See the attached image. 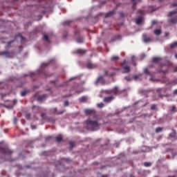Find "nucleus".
I'll return each instance as SVG.
<instances>
[{
	"label": "nucleus",
	"instance_id": "nucleus-51",
	"mask_svg": "<svg viewBox=\"0 0 177 177\" xmlns=\"http://www.w3.org/2000/svg\"><path fill=\"white\" fill-rule=\"evenodd\" d=\"M13 103H14L15 104H16V103H17V101L16 100H13Z\"/></svg>",
	"mask_w": 177,
	"mask_h": 177
},
{
	"label": "nucleus",
	"instance_id": "nucleus-37",
	"mask_svg": "<svg viewBox=\"0 0 177 177\" xmlns=\"http://www.w3.org/2000/svg\"><path fill=\"white\" fill-rule=\"evenodd\" d=\"M20 94H21V96L24 97L26 96V95H27V91H21Z\"/></svg>",
	"mask_w": 177,
	"mask_h": 177
},
{
	"label": "nucleus",
	"instance_id": "nucleus-56",
	"mask_svg": "<svg viewBox=\"0 0 177 177\" xmlns=\"http://www.w3.org/2000/svg\"><path fill=\"white\" fill-rule=\"evenodd\" d=\"M153 67V65H150L149 68H151Z\"/></svg>",
	"mask_w": 177,
	"mask_h": 177
},
{
	"label": "nucleus",
	"instance_id": "nucleus-24",
	"mask_svg": "<svg viewBox=\"0 0 177 177\" xmlns=\"http://www.w3.org/2000/svg\"><path fill=\"white\" fill-rule=\"evenodd\" d=\"M43 39L44 41H46V42H48L49 44V42H50V40H49V37H48V35H44L43 37Z\"/></svg>",
	"mask_w": 177,
	"mask_h": 177
},
{
	"label": "nucleus",
	"instance_id": "nucleus-60",
	"mask_svg": "<svg viewBox=\"0 0 177 177\" xmlns=\"http://www.w3.org/2000/svg\"><path fill=\"white\" fill-rule=\"evenodd\" d=\"M51 82H53V84H55V81H52Z\"/></svg>",
	"mask_w": 177,
	"mask_h": 177
},
{
	"label": "nucleus",
	"instance_id": "nucleus-46",
	"mask_svg": "<svg viewBox=\"0 0 177 177\" xmlns=\"http://www.w3.org/2000/svg\"><path fill=\"white\" fill-rule=\"evenodd\" d=\"M70 23H71V21H66L64 22V24H66L67 26H70Z\"/></svg>",
	"mask_w": 177,
	"mask_h": 177
},
{
	"label": "nucleus",
	"instance_id": "nucleus-45",
	"mask_svg": "<svg viewBox=\"0 0 177 177\" xmlns=\"http://www.w3.org/2000/svg\"><path fill=\"white\" fill-rule=\"evenodd\" d=\"M151 110H156V105L155 104L151 105Z\"/></svg>",
	"mask_w": 177,
	"mask_h": 177
},
{
	"label": "nucleus",
	"instance_id": "nucleus-26",
	"mask_svg": "<svg viewBox=\"0 0 177 177\" xmlns=\"http://www.w3.org/2000/svg\"><path fill=\"white\" fill-rule=\"evenodd\" d=\"M169 136L170 138H175L176 136V131L175 130H173L172 133H171Z\"/></svg>",
	"mask_w": 177,
	"mask_h": 177
},
{
	"label": "nucleus",
	"instance_id": "nucleus-52",
	"mask_svg": "<svg viewBox=\"0 0 177 177\" xmlns=\"http://www.w3.org/2000/svg\"><path fill=\"white\" fill-rule=\"evenodd\" d=\"M46 139H47V140H48V139H52V136H48V137L46 138Z\"/></svg>",
	"mask_w": 177,
	"mask_h": 177
},
{
	"label": "nucleus",
	"instance_id": "nucleus-61",
	"mask_svg": "<svg viewBox=\"0 0 177 177\" xmlns=\"http://www.w3.org/2000/svg\"><path fill=\"white\" fill-rule=\"evenodd\" d=\"M162 1H164V0H160V2H162Z\"/></svg>",
	"mask_w": 177,
	"mask_h": 177
},
{
	"label": "nucleus",
	"instance_id": "nucleus-33",
	"mask_svg": "<svg viewBox=\"0 0 177 177\" xmlns=\"http://www.w3.org/2000/svg\"><path fill=\"white\" fill-rule=\"evenodd\" d=\"M77 44H82L84 42V39L82 38H78L77 39Z\"/></svg>",
	"mask_w": 177,
	"mask_h": 177
},
{
	"label": "nucleus",
	"instance_id": "nucleus-42",
	"mask_svg": "<svg viewBox=\"0 0 177 177\" xmlns=\"http://www.w3.org/2000/svg\"><path fill=\"white\" fill-rule=\"evenodd\" d=\"M15 41H16V39H13V40H11V41H8V46H10V45L11 44H13V42H15Z\"/></svg>",
	"mask_w": 177,
	"mask_h": 177
},
{
	"label": "nucleus",
	"instance_id": "nucleus-47",
	"mask_svg": "<svg viewBox=\"0 0 177 177\" xmlns=\"http://www.w3.org/2000/svg\"><path fill=\"white\" fill-rule=\"evenodd\" d=\"M169 35V32H165V37H168Z\"/></svg>",
	"mask_w": 177,
	"mask_h": 177
},
{
	"label": "nucleus",
	"instance_id": "nucleus-8",
	"mask_svg": "<svg viewBox=\"0 0 177 177\" xmlns=\"http://www.w3.org/2000/svg\"><path fill=\"white\" fill-rule=\"evenodd\" d=\"M84 113L86 115H93V114H96V111L95 109H85Z\"/></svg>",
	"mask_w": 177,
	"mask_h": 177
},
{
	"label": "nucleus",
	"instance_id": "nucleus-1",
	"mask_svg": "<svg viewBox=\"0 0 177 177\" xmlns=\"http://www.w3.org/2000/svg\"><path fill=\"white\" fill-rule=\"evenodd\" d=\"M85 124L86 125V128L89 129V131H98L100 129V124L97 120H91V119H88L85 121Z\"/></svg>",
	"mask_w": 177,
	"mask_h": 177
},
{
	"label": "nucleus",
	"instance_id": "nucleus-32",
	"mask_svg": "<svg viewBox=\"0 0 177 177\" xmlns=\"http://www.w3.org/2000/svg\"><path fill=\"white\" fill-rule=\"evenodd\" d=\"M162 128H161V127H157L156 129V133H158V132H162Z\"/></svg>",
	"mask_w": 177,
	"mask_h": 177
},
{
	"label": "nucleus",
	"instance_id": "nucleus-62",
	"mask_svg": "<svg viewBox=\"0 0 177 177\" xmlns=\"http://www.w3.org/2000/svg\"><path fill=\"white\" fill-rule=\"evenodd\" d=\"M168 177H175V176H168Z\"/></svg>",
	"mask_w": 177,
	"mask_h": 177
},
{
	"label": "nucleus",
	"instance_id": "nucleus-20",
	"mask_svg": "<svg viewBox=\"0 0 177 177\" xmlns=\"http://www.w3.org/2000/svg\"><path fill=\"white\" fill-rule=\"evenodd\" d=\"M111 62H114L115 63H117V62H118V60H120V57L118 56H113L111 58Z\"/></svg>",
	"mask_w": 177,
	"mask_h": 177
},
{
	"label": "nucleus",
	"instance_id": "nucleus-16",
	"mask_svg": "<svg viewBox=\"0 0 177 177\" xmlns=\"http://www.w3.org/2000/svg\"><path fill=\"white\" fill-rule=\"evenodd\" d=\"M63 140V136L62 134H59L58 136L55 137V142L57 143H60Z\"/></svg>",
	"mask_w": 177,
	"mask_h": 177
},
{
	"label": "nucleus",
	"instance_id": "nucleus-55",
	"mask_svg": "<svg viewBox=\"0 0 177 177\" xmlns=\"http://www.w3.org/2000/svg\"><path fill=\"white\" fill-rule=\"evenodd\" d=\"M26 118H30V115H26Z\"/></svg>",
	"mask_w": 177,
	"mask_h": 177
},
{
	"label": "nucleus",
	"instance_id": "nucleus-17",
	"mask_svg": "<svg viewBox=\"0 0 177 177\" xmlns=\"http://www.w3.org/2000/svg\"><path fill=\"white\" fill-rule=\"evenodd\" d=\"M144 73L146 74V75H150L151 77L153 75V73H151V72H150L147 68H144Z\"/></svg>",
	"mask_w": 177,
	"mask_h": 177
},
{
	"label": "nucleus",
	"instance_id": "nucleus-3",
	"mask_svg": "<svg viewBox=\"0 0 177 177\" xmlns=\"http://www.w3.org/2000/svg\"><path fill=\"white\" fill-rule=\"evenodd\" d=\"M122 91L118 89V87L115 86L111 90H107L105 91L106 95H121Z\"/></svg>",
	"mask_w": 177,
	"mask_h": 177
},
{
	"label": "nucleus",
	"instance_id": "nucleus-57",
	"mask_svg": "<svg viewBox=\"0 0 177 177\" xmlns=\"http://www.w3.org/2000/svg\"><path fill=\"white\" fill-rule=\"evenodd\" d=\"M8 161H12L10 158L7 159Z\"/></svg>",
	"mask_w": 177,
	"mask_h": 177
},
{
	"label": "nucleus",
	"instance_id": "nucleus-50",
	"mask_svg": "<svg viewBox=\"0 0 177 177\" xmlns=\"http://www.w3.org/2000/svg\"><path fill=\"white\" fill-rule=\"evenodd\" d=\"M120 15L121 17H124V13L120 12Z\"/></svg>",
	"mask_w": 177,
	"mask_h": 177
},
{
	"label": "nucleus",
	"instance_id": "nucleus-36",
	"mask_svg": "<svg viewBox=\"0 0 177 177\" xmlns=\"http://www.w3.org/2000/svg\"><path fill=\"white\" fill-rule=\"evenodd\" d=\"M173 73H177V66H172Z\"/></svg>",
	"mask_w": 177,
	"mask_h": 177
},
{
	"label": "nucleus",
	"instance_id": "nucleus-18",
	"mask_svg": "<svg viewBox=\"0 0 177 177\" xmlns=\"http://www.w3.org/2000/svg\"><path fill=\"white\" fill-rule=\"evenodd\" d=\"M32 110L33 113H38L39 111V106H37L35 105H33L32 106Z\"/></svg>",
	"mask_w": 177,
	"mask_h": 177
},
{
	"label": "nucleus",
	"instance_id": "nucleus-30",
	"mask_svg": "<svg viewBox=\"0 0 177 177\" xmlns=\"http://www.w3.org/2000/svg\"><path fill=\"white\" fill-rule=\"evenodd\" d=\"M69 146H70V149H74V146H75V143H74V142L71 141L69 142Z\"/></svg>",
	"mask_w": 177,
	"mask_h": 177
},
{
	"label": "nucleus",
	"instance_id": "nucleus-34",
	"mask_svg": "<svg viewBox=\"0 0 177 177\" xmlns=\"http://www.w3.org/2000/svg\"><path fill=\"white\" fill-rule=\"evenodd\" d=\"M104 106V104H103V102L97 104V107H99L100 109H102Z\"/></svg>",
	"mask_w": 177,
	"mask_h": 177
},
{
	"label": "nucleus",
	"instance_id": "nucleus-43",
	"mask_svg": "<svg viewBox=\"0 0 177 177\" xmlns=\"http://www.w3.org/2000/svg\"><path fill=\"white\" fill-rule=\"evenodd\" d=\"M124 80H126V81H132V79L129 77H125Z\"/></svg>",
	"mask_w": 177,
	"mask_h": 177
},
{
	"label": "nucleus",
	"instance_id": "nucleus-4",
	"mask_svg": "<svg viewBox=\"0 0 177 177\" xmlns=\"http://www.w3.org/2000/svg\"><path fill=\"white\" fill-rule=\"evenodd\" d=\"M120 71V68H111L109 71L104 70V73L105 75H108L109 77H113V75H115L117 73Z\"/></svg>",
	"mask_w": 177,
	"mask_h": 177
},
{
	"label": "nucleus",
	"instance_id": "nucleus-7",
	"mask_svg": "<svg viewBox=\"0 0 177 177\" xmlns=\"http://www.w3.org/2000/svg\"><path fill=\"white\" fill-rule=\"evenodd\" d=\"M161 60H162V59L161 57H155L152 59V63H156V66H158H158L160 64H160V63H161Z\"/></svg>",
	"mask_w": 177,
	"mask_h": 177
},
{
	"label": "nucleus",
	"instance_id": "nucleus-23",
	"mask_svg": "<svg viewBox=\"0 0 177 177\" xmlns=\"http://www.w3.org/2000/svg\"><path fill=\"white\" fill-rule=\"evenodd\" d=\"M142 21H143V18H142V17H138L136 20V24H141Z\"/></svg>",
	"mask_w": 177,
	"mask_h": 177
},
{
	"label": "nucleus",
	"instance_id": "nucleus-12",
	"mask_svg": "<svg viewBox=\"0 0 177 177\" xmlns=\"http://www.w3.org/2000/svg\"><path fill=\"white\" fill-rule=\"evenodd\" d=\"M86 53V51L85 50H82L81 48H79L75 51H73L74 54H77V55H85V53Z\"/></svg>",
	"mask_w": 177,
	"mask_h": 177
},
{
	"label": "nucleus",
	"instance_id": "nucleus-2",
	"mask_svg": "<svg viewBox=\"0 0 177 177\" xmlns=\"http://www.w3.org/2000/svg\"><path fill=\"white\" fill-rule=\"evenodd\" d=\"M169 62L160 64L156 70L158 71V73H162V74H165L166 73H168V70L169 69Z\"/></svg>",
	"mask_w": 177,
	"mask_h": 177
},
{
	"label": "nucleus",
	"instance_id": "nucleus-39",
	"mask_svg": "<svg viewBox=\"0 0 177 177\" xmlns=\"http://www.w3.org/2000/svg\"><path fill=\"white\" fill-rule=\"evenodd\" d=\"M138 13H139V15H141V16H143V15H145V11H143L142 10H139Z\"/></svg>",
	"mask_w": 177,
	"mask_h": 177
},
{
	"label": "nucleus",
	"instance_id": "nucleus-35",
	"mask_svg": "<svg viewBox=\"0 0 177 177\" xmlns=\"http://www.w3.org/2000/svg\"><path fill=\"white\" fill-rule=\"evenodd\" d=\"M41 117L42 120H45V118H46V113H42L41 114Z\"/></svg>",
	"mask_w": 177,
	"mask_h": 177
},
{
	"label": "nucleus",
	"instance_id": "nucleus-14",
	"mask_svg": "<svg viewBox=\"0 0 177 177\" xmlns=\"http://www.w3.org/2000/svg\"><path fill=\"white\" fill-rule=\"evenodd\" d=\"M0 56H5V57H12V55L9 51H2L0 53Z\"/></svg>",
	"mask_w": 177,
	"mask_h": 177
},
{
	"label": "nucleus",
	"instance_id": "nucleus-44",
	"mask_svg": "<svg viewBox=\"0 0 177 177\" xmlns=\"http://www.w3.org/2000/svg\"><path fill=\"white\" fill-rule=\"evenodd\" d=\"M133 79L136 80H136L139 79V75H134Z\"/></svg>",
	"mask_w": 177,
	"mask_h": 177
},
{
	"label": "nucleus",
	"instance_id": "nucleus-13",
	"mask_svg": "<svg viewBox=\"0 0 177 177\" xmlns=\"http://www.w3.org/2000/svg\"><path fill=\"white\" fill-rule=\"evenodd\" d=\"M170 24H176L177 23V16L172 17L168 20Z\"/></svg>",
	"mask_w": 177,
	"mask_h": 177
},
{
	"label": "nucleus",
	"instance_id": "nucleus-22",
	"mask_svg": "<svg viewBox=\"0 0 177 177\" xmlns=\"http://www.w3.org/2000/svg\"><path fill=\"white\" fill-rule=\"evenodd\" d=\"M177 47V41H174L169 44L170 49H174V48Z\"/></svg>",
	"mask_w": 177,
	"mask_h": 177
},
{
	"label": "nucleus",
	"instance_id": "nucleus-54",
	"mask_svg": "<svg viewBox=\"0 0 177 177\" xmlns=\"http://www.w3.org/2000/svg\"><path fill=\"white\" fill-rule=\"evenodd\" d=\"M174 57L177 59V53L175 54Z\"/></svg>",
	"mask_w": 177,
	"mask_h": 177
},
{
	"label": "nucleus",
	"instance_id": "nucleus-15",
	"mask_svg": "<svg viewBox=\"0 0 177 177\" xmlns=\"http://www.w3.org/2000/svg\"><path fill=\"white\" fill-rule=\"evenodd\" d=\"M64 110L62 111H57V108H55L52 110V113H53L54 114L59 115V114H63V113H64Z\"/></svg>",
	"mask_w": 177,
	"mask_h": 177
},
{
	"label": "nucleus",
	"instance_id": "nucleus-38",
	"mask_svg": "<svg viewBox=\"0 0 177 177\" xmlns=\"http://www.w3.org/2000/svg\"><path fill=\"white\" fill-rule=\"evenodd\" d=\"M144 165H145V167H150L151 165V163L149 162H145L144 163Z\"/></svg>",
	"mask_w": 177,
	"mask_h": 177
},
{
	"label": "nucleus",
	"instance_id": "nucleus-49",
	"mask_svg": "<svg viewBox=\"0 0 177 177\" xmlns=\"http://www.w3.org/2000/svg\"><path fill=\"white\" fill-rule=\"evenodd\" d=\"M156 21H152V24H153V26H154V24H156Z\"/></svg>",
	"mask_w": 177,
	"mask_h": 177
},
{
	"label": "nucleus",
	"instance_id": "nucleus-58",
	"mask_svg": "<svg viewBox=\"0 0 177 177\" xmlns=\"http://www.w3.org/2000/svg\"><path fill=\"white\" fill-rule=\"evenodd\" d=\"M116 37H117L118 38H120V35H118V36H116Z\"/></svg>",
	"mask_w": 177,
	"mask_h": 177
},
{
	"label": "nucleus",
	"instance_id": "nucleus-59",
	"mask_svg": "<svg viewBox=\"0 0 177 177\" xmlns=\"http://www.w3.org/2000/svg\"><path fill=\"white\" fill-rule=\"evenodd\" d=\"M72 80H75V77H73Z\"/></svg>",
	"mask_w": 177,
	"mask_h": 177
},
{
	"label": "nucleus",
	"instance_id": "nucleus-40",
	"mask_svg": "<svg viewBox=\"0 0 177 177\" xmlns=\"http://www.w3.org/2000/svg\"><path fill=\"white\" fill-rule=\"evenodd\" d=\"M68 104H69L68 101H64V106L65 107H67V106H68Z\"/></svg>",
	"mask_w": 177,
	"mask_h": 177
},
{
	"label": "nucleus",
	"instance_id": "nucleus-5",
	"mask_svg": "<svg viewBox=\"0 0 177 177\" xmlns=\"http://www.w3.org/2000/svg\"><path fill=\"white\" fill-rule=\"evenodd\" d=\"M34 75H38L39 77H41V78H48V77H50V75H48L46 73L41 71H37L36 73H32L30 74V77H34Z\"/></svg>",
	"mask_w": 177,
	"mask_h": 177
},
{
	"label": "nucleus",
	"instance_id": "nucleus-28",
	"mask_svg": "<svg viewBox=\"0 0 177 177\" xmlns=\"http://www.w3.org/2000/svg\"><path fill=\"white\" fill-rule=\"evenodd\" d=\"M155 35H161V30L160 29H156L154 30Z\"/></svg>",
	"mask_w": 177,
	"mask_h": 177
},
{
	"label": "nucleus",
	"instance_id": "nucleus-31",
	"mask_svg": "<svg viewBox=\"0 0 177 177\" xmlns=\"http://www.w3.org/2000/svg\"><path fill=\"white\" fill-rule=\"evenodd\" d=\"M177 110H176V106L175 105H173L171 106V112L172 113H176Z\"/></svg>",
	"mask_w": 177,
	"mask_h": 177
},
{
	"label": "nucleus",
	"instance_id": "nucleus-10",
	"mask_svg": "<svg viewBox=\"0 0 177 177\" xmlns=\"http://www.w3.org/2000/svg\"><path fill=\"white\" fill-rule=\"evenodd\" d=\"M116 11L115 10H113L112 11H109V12H106L105 14L104 18L107 19V17H111L112 16H114V15H115Z\"/></svg>",
	"mask_w": 177,
	"mask_h": 177
},
{
	"label": "nucleus",
	"instance_id": "nucleus-9",
	"mask_svg": "<svg viewBox=\"0 0 177 177\" xmlns=\"http://www.w3.org/2000/svg\"><path fill=\"white\" fill-rule=\"evenodd\" d=\"M142 39L145 44H147L149 42H151V38L149 36H147V34L142 35Z\"/></svg>",
	"mask_w": 177,
	"mask_h": 177
},
{
	"label": "nucleus",
	"instance_id": "nucleus-11",
	"mask_svg": "<svg viewBox=\"0 0 177 177\" xmlns=\"http://www.w3.org/2000/svg\"><path fill=\"white\" fill-rule=\"evenodd\" d=\"M113 100H114V96L111 95L109 97H105L104 98V102L105 103H111V102H113Z\"/></svg>",
	"mask_w": 177,
	"mask_h": 177
},
{
	"label": "nucleus",
	"instance_id": "nucleus-27",
	"mask_svg": "<svg viewBox=\"0 0 177 177\" xmlns=\"http://www.w3.org/2000/svg\"><path fill=\"white\" fill-rule=\"evenodd\" d=\"M133 3V9H136V4L138 3V0H131Z\"/></svg>",
	"mask_w": 177,
	"mask_h": 177
},
{
	"label": "nucleus",
	"instance_id": "nucleus-21",
	"mask_svg": "<svg viewBox=\"0 0 177 177\" xmlns=\"http://www.w3.org/2000/svg\"><path fill=\"white\" fill-rule=\"evenodd\" d=\"M99 82H104V79L103 78V76H100L97 79L95 84H99Z\"/></svg>",
	"mask_w": 177,
	"mask_h": 177
},
{
	"label": "nucleus",
	"instance_id": "nucleus-25",
	"mask_svg": "<svg viewBox=\"0 0 177 177\" xmlns=\"http://www.w3.org/2000/svg\"><path fill=\"white\" fill-rule=\"evenodd\" d=\"M86 67H87V68H95V65H93V64H92L91 62H88L86 64Z\"/></svg>",
	"mask_w": 177,
	"mask_h": 177
},
{
	"label": "nucleus",
	"instance_id": "nucleus-41",
	"mask_svg": "<svg viewBox=\"0 0 177 177\" xmlns=\"http://www.w3.org/2000/svg\"><path fill=\"white\" fill-rule=\"evenodd\" d=\"M41 66L42 67H47V66H49V63H43Z\"/></svg>",
	"mask_w": 177,
	"mask_h": 177
},
{
	"label": "nucleus",
	"instance_id": "nucleus-48",
	"mask_svg": "<svg viewBox=\"0 0 177 177\" xmlns=\"http://www.w3.org/2000/svg\"><path fill=\"white\" fill-rule=\"evenodd\" d=\"M173 93H174V95H177V89L174 90Z\"/></svg>",
	"mask_w": 177,
	"mask_h": 177
},
{
	"label": "nucleus",
	"instance_id": "nucleus-53",
	"mask_svg": "<svg viewBox=\"0 0 177 177\" xmlns=\"http://www.w3.org/2000/svg\"><path fill=\"white\" fill-rule=\"evenodd\" d=\"M21 40L25 39L24 37H23V36H21Z\"/></svg>",
	"mask_w": 177,
	"mask_h": 177
},
{
	"label": "nucleus",
	"instance_id": "nucleus-19",
	"mask_svg": "<svg viewBox=\"0 0 177 177\" xmlns=\"http://www.w3.org/2000/svg\"><path fill=\"white\" fill-rule=\"evenodd\" d=\"M46 95H39V97H37V100L38 102H41L42 100H44V99H46Z\"/></svg>",
	"mask_w": 177,
	"mask_h": 177
},
{
	"label": "nucleus",
	"instance_id": "nucleus-29",
	"mask_svg": "<svg viewBox=\"0 0 177 177\" xmlns=\"http://www.w3.org/2000/svg\"><path fill=\"white\" fill-rule=\"evenodd\" d=\"M80 102L85 103V102H86V97L82 96V97H80Z\"/></svg>",
	"mask_w": 177,
	"mask_h": 177
},
{
	"label": "nucleus",
	"instance_id": "nucleus-6",
	"mask_svg": "<svg viewBox=\"0 0 177 177\" xmlns=\"http://www.w3.org/2000/svg\"><path fill=\"white\" fill-rule=\"evenodd\" d=\"M122 68L124 71V73H131V68L129 67V66H128L127 60H124L123 63L122 64Z\"/></svg>",
	"mask_w": 177,
	"mask_h": 177
}]
</instances>
